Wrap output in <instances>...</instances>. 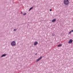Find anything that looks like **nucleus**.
<instances>
[{"label":"nucleus","instance_id":"f257e3e1","mask_svg":"<svg viewBox=\"0 0 73 73\" xmlns=\"http://www.w3.org/2000/svg\"><path fill=\"white\" fill-rule=\"evenodd\" d=\"M69 2L68 0H64V3L65 5H68Z\"/></svg>","mask_w":73,"mask_h":73},{"label":"nucleus","instance_id":"f03ea898","mask_svg":"<svg viewBox=\"0 0 73 73\" xmlns=\"http://www.w3.org/2000/svg\"><path fill=\"white\" fill-rule=\"evenodd\" d=\"M11 46H15L16 45V42L15 41H14L13 42H12L11 44Z\"/></svg>","mask_w":73,"mask_h":73},{"label":"nucleus","instance_id":"7ed1b4c3","mask_svg":"<svg viewBox=\"0 0 73 73\" xmlns=\"http://www.w3.org/2000/svg\"><path fill=\"white\" fill-rule=\"evenodd\" d=\"M42 58V56L40 57L37 60H36V62H38V61H40V60H41V59Z\"/></svg>","mask_w":73,"mask_h":73},{"label":"nucleus","instance_id":"20e7f679","mask_svg":"<svg viewBox=\"0 0 73 73\" xmlns=\"http://www.w3.org/2000/svg\"><path fill=\"white\" fill-rule=\"evenodd\" d=\"M72 42L73 40H72V39H70L69 41L68 42V43H69V44H72Z\"/></svg>","mask_w":73,"mask_h":73},{"label":"nucleus","instance_id":"39448f33","mask_svg":"<svg viewBox=\"0 0 73 73\" xmlns=\"http://www.w3.org/2000/svg\"><path fill=\"white\" fill-rule=\"evenodd\" d=\"M37 44H38V42L37 41H35L34 42V45H36Z\"/></svg>","mask_w":73,"mask_h":73},{"label":"nucleus","instance_id":"423d86ee","mask_svg":"<svg viewBox=\"0 0 73 73\" xmlns=\"http://www.w3.org/2000/svg\"><path fill=\"white\" fill-rule=\"evenodd\" d=\"M56 21V19H54L52 20V23H54V22H55Z\"/></svg>","mask_w":73,"mask_h":73},{"label":"nucleus","instance_id":"0eeeda50","mask_svg":"<svg viewBox=\"0 0 73 73\" xmlns=\"http://www.w3.org/2000/svg\"><path fill=\"white\" fill-rule=\"evenodd\" d=\"M7 56L6 54H3L1 56V57H5V56Z\"/></svg>","mask_w":73,"mask_h":73},{"label":"nucleus","instance_id":"6e6552de","mask_svg":"<svg viewBox=\"0 0 73 73\" xmlns=\"http://www.w3.org/2000/svg\"><path fill=\"white\" fill-rule=\"evenodd\" d=\"M72 32H73V30H72V31H71L69 32V34H71Z\"/></svg>","mask_w":73,"mask_h":73},{"label":"nucleus","instance_id":"1a4fd4ad","mask_svg":"<svg viewBox=\"0 0 73 73\" xmlns=\"http://www.w3.org/2000/svg\"><path fill=\"white\" fill-rule=\"evenodd\" d=\"M32 8H33V7H32L29 10V11H30L32 10Z\"/></svg>","mask_w":73,"mask_h":73},{"label":"nucleus","instance_id":"9d476101","mask_svg":"<svg viewBox=\"0 0 73 73\" xmlns=\"http://www.w3.org/2000/svg\"><path fill=\"white\" fill-rule=\"evenodd\" d=\"M62 46V44H59L58 45V47H60V46Z\"/></svg>","mask_w":73,"mask_h":73},{"label":"nucleus","instance_id":"9b49d317","mask_svg":"<svg viewBox=\"0 0 73 73\" xmlns=\"http://www.w3.org/2000/svg\"><path fill=\"white\" fill-rule=\"evenodd\" d=\"M54 35H55V34H54V33H52V36H54Z\"/></svg>","mask_w":73,"mask_h":73},{"label":"nucleus","instance_id":"f8f14e48","mask_svg":"<svg viewBox=\"0 0 73 73\" xmlns=\"http://www.w3.org/2000/svg\"><path fill=\"white\" fill-rule=\"evenodd\" d=\"M23 15L24 16H25V15H27V13H25L24 14H23Z\"/></svg>","mask_w":73,"mask_h":73},{"label":"nucleus","instance_id":"ddd939ff","mask_svg":"<svg viewBox=\"0 0 73 73\" xmlns=\"http://www.w3.org/2000/svg\"><path fill=\"white\" fill-rule=\"evenodd\" d=\"M17 29H14V30H13V31L14 32H15V31H17Z\"/></svg>","mask_w":73,"mask_h":73},{"label":"nucleus","instance_id":"4468645a","mask_svg":"<svg viewBox=\"0 0 73 73\" xmlns=\"http://www.w3.org/2000/svg\"><path fill=\"white\" fill-rule=\"evenodd\" d=\"M21 14H22V15H23V12H21Z\"/></svg>","mask_w":73,"mask_h":73},{"label":"nucleus","instance_id":"2eb2a0df","mask_svg":"<svg viewBox=\"0 0 73 73\" xmlns=\"http://www.w3.org/2000/svg\"><path fill=\"white\" fill-rule=\"evenodd\" d=\"M50 11H52V9H50Z\"/></svg>","mask_w":73,"mask_h":73},{"label":"nucleus","instance_id":"dca6fc26","mask_svg":"<svg viewBox=\"0 0 73 73\" xmlns=\"http://www.w3.org/2000/svg\"><path fill=\"white\" fill-rule=\"evenodd\" d=\"M37 53L35 54V55H37Z\"/></svg>","mask_w":73,"mask_h":73}]
</instances>
